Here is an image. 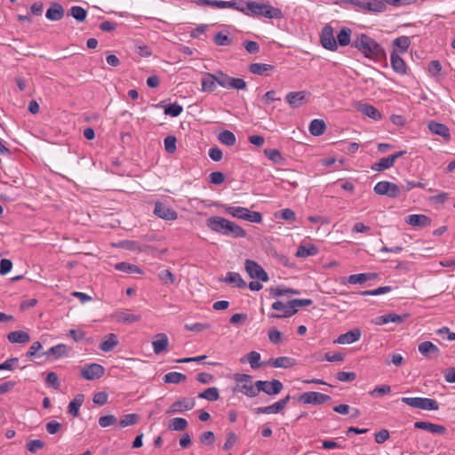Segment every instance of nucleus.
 Listing matches in <instances>:
<instances>
[{"label":"nucleus","mask_w":455,"mask_h":455,"mask_svg":"<svg viewBox=\"0 0 455 455\" xmlns=\"http://www.w3.org/2000/svg\"><path fill=\"white\" fill-rule=\"evenodd\" d=\"M351 46L357 49L365 58L374 61L386 60L384 48L373 38L366 34H359L351 43Z\"/></svg>","instance_id":"f257e3e1"},{"label":"nucleus","mask_w":455,"mask_h":455,"mask_svg":"<svg viewBox=\"0 0 455 455\" xmlns=\"http://www.w3.org/2000/svg\"><path fill=\"white\" fill-rule=\"evenodd\" d=\"M241 12L251 17H264L267 19L280 20L283 17V12L270 4L259 3L254 1H244Z\"/></svg>","instance_id":"f03ea898"},{"label":"nucleus","mask_w":455,"mask_h":455,"mask_svg":"<svg viewBox=\"0 0 455 455\" xmlns=\"http://www.w3.org/2000/svg\"><path fill=\"white\" fill-rule=\"evenodd\" d=\"M225 212L233 218L247 220L251 223H260L262 221V215L260 212H251L245 207L226 206Z\"/></svg>","instance_id":"7ed1b4c3"},{"label":"nucleus","mask_w":455,"mask_h":455,"mask_svg":"<svg viewBox=\"0 0 455 455\" xmlns=\"http://www.w3.org/2000/svg\"><path fill=\"white\" fill-rule=\"evenodd\" d=\"M401 401L413 408H418L425 411H437L439 410V403L435 399L427 397H403Z\"/></svg>","instance_id":"20e7f679"},{"label":"nucleus","mask_w":455,"mask_h":455,"mask_svg":"<svg viewBox=\"0 0 455 455\" xmlns=\"http://www.w3.org/2000/svg\"><path fill=\"white\" fill-rule=\"evenodd\" d=\"M271 307L275 311H281L282 314L272 313L269 315L270 318H287L292 316L298 312V309H293L291 299L286 303H283L281 300H276L272 304Z\"/></svg>","instance_id":"39448f33"},{"label":"nucleus","mask_w":455,"mask_h":455,"mask_svg":"<svg viewBox=\"0 0 455 455\" xmlns=\"http://www.w3.org/2000/svg\"><path fill=\"white\" fill-rule=\"evenodd\" d=\"M218 84L227 89L245 90L247 88L246 82L242 78H235L228 76L222 71H218Z\"/></svg>","instance_id":"423d86ee"},{"label":"nucleus","mask_w":455,"mask_h":455,"mask_svg":"<svg viewBox=\"0 0 455 455\" xmlns=\"http://www.w3.org/2000/svg\"><path fill=\"white\" fill-rule=\"evenodd\" d=\"M373 190L377 195L387 196L390 198H396L401 194V189L396 184L386 180L378 182Z\"/></svg>","instance_id":"0eeeda50"},{"label":"nucleus","mask_w":455,"mask_h":455,"mask_svg":"<svg viewBox=\"0 0 455 455\" xmlns=\"http://www.w3.org/2000/svg\"><path fill=\"white\" fill-rule=\"evenodd\" d=\"M244 266L245 270L251 278L259 279L262 282L268 281V275L267 272L262 268L260 265H259L254 260L246 259Z\"/></svg>","instance_id":"6e6552de"},{"label":"nucleus","mask_w":455,"mask_h":455,"mask_svg":"<svg viewBox=\"0 0 455 455\" xmlns=\"http://www.w3.org/2000/svg\"><path fill=\"white\" fill-rule=\"evenodd\" d=\"M320 42L322 46L329 51H336L338 49L337 41L333 35V28L330 25H326L323 28Z\"/></svg>","instance_id":"1a4fd4ad"},{"label":"nucleus","mask_w":455,"mask_h":455,"mask_svg":"<svg viewBox=\"0 0 455 455\" xmlns=\"http://www.w3.org/2000/svg\"><path fill=\"white\" fill-rule=\"evenodd\" d=\"M257 387L259 388V393L262 391L268 395H275L283 388V383L278 379H273L271 381L258 380Z\"/></svg>","instance_id":"9d476101"},{"label":"nucleus","mask_w":455,"mask_h":455,"mask_svg":"<svg viewBox=\"0 0 455 455\" xmlns=\"http://www.w3.org/2000/svg\"><path fill=\"white\" fill-rule=\"evenodd\" d=\"M331 398L330 395L319 392H305L299 396V401L307 404H323Z\"/></svg>","instance_id":"9b49d317"},{"label":"nucleus","mask_w":455,"mask_h":455,"mask_svg":"<svg viewBox=\"0 0 455 455\" xmlns=\"http://www.w3.org/2000/svg\"><path fill=\"white\" fill-rule=\"evenodd\" d=\"M196 405L194 398L183 397L174 402L167 410V414L181 413L192 410Z\"/></svg>","instance_id":"f8f14e48"},{"label":"nucleus","mask_w":455,"mask_h":455,"mask_svg":"<svg viewBox=\"0 0 455 455\" xmlns=\"http://www.w3.org/2000/svg\"><path fill=\"white\" fill-rule=\"evenodd\" d=\"M105 369L99 363H90L81 370V376L87 380H94L104 375Z\"/></svg>","instance_id":"ddd939ff"},{"label":"nucleus","mask_w":455,"mask_h":455,"mask_svg":"<svg viewBox=\"0 0 455 455\" xmlns=\"http://www.w3.org/2000/svg\"><path fill=\"white\" fill-rule=\"evenodd\" d=\"M202 2L211 7L218 8V9H233L238 12H241L242 5H243V0H231V1H222V0H202Z\"/></svg>","instance_id":"4468645a"},{"label":"nucleus","mask_w":455,"mask_h":455,"mask_svg":"<svg viewBox=\"0 0 455 455\" xmlns=\"http://www.w3.org/2000/svg\"><path fill=\"white\" fill-rule=\"evenodd\" d=\"M290 400H291V395H287L285 397L275 402V403H273L271 405L257 408L255 410V412L257 414L279 413L285 408V406L287 405V403H289Z\"/></svg>","instance_id":"2eb2a0df"},{"label":"nucleus","mask_w":455,"mask_h":455,"mask_svg":"<svg viewBox=\"0 0 455 455\" xmlns=\"http://www.w3.org/2000/svg\"><path fill=\"white\" fill-rule=\"evenodd\" d=\"M154 214L164 220H175L178 218V213L172 208L160 202L156 203Z\"/></svg>","instance_id":"dca6fc26"},{"label":"nucleus","mask_w":455,"mask_h":455,"mask_svg":"<svg viewBox=\"0 0 455 455\" xmlns=\"http://www.w3.org/2000/svg\"><path fill=\"white\" fill-rule=\"evenodd\" d=\"M409 317L408 314L397 315L395 313H388L376 317L372 322L377 325H384L388 323H402Z\"/></svg>","instance_id":"f3484780"},{"label":"nucleus","mask_w":455,"mask_h":455,"mask_svg":"<svg viewBox=\"0 0 455 455\" xmlns=\"http://www.w3.org/2000/svg\"><path fill=\"white\" fill-rule=\"evenodd\" d=\"M419 352L428 359H435L440 355V349L431 341H423L419 345Z\"/></svg>","instance_id":"a211bd4d"},{"label":"nucleus","mask_w":455,"mask_h":455,"mask_svg":"<svg viewBox=\"0 0 455 455\" xmlns=\"http://www.w3.org/2000/svg\"><path fill=\"white\" fill-rule=\"evenodd\" d=\"M228 220L222 217L212 216L206 220V225L211 230L224 235Z\"/></svg>","instance_id":"6ab92c4d"},{"label":"nucleus","mask_w":455,"mask_h":455,"mask_svg":"<svg viewBox=\"0 0 455 455\" xmlns=\"http://www.w3.org/2000/svg\"><path fill=\"white\" fill-rule=\"evenodd\" d=\"M219 75L218 72L216 74L212 73H204L202 77V92H212L216 89V84H218Z\"/></svg>","instance_id":"aec40b11"},{"label":"nucleus","mask_w":455,"mask_h":455,"mask_svg":"<svg viewBox=\"0 0 455 455\" xmlns=\"http://www.w3.org/2000/svg\"><path fill=\"white\" fill-rule=\"evenodd\" d=\"M114 319L122 323H133L141 320L140 315H135L129 310H117L113 314Z\"/></svg>","instance_id":"412c9836"},{"label":"nucleus","mask_w":455,"mask_h":455,"mask_svg":"<svg viewBox=\"0 0 455 455\" xmlns=\"http://www.w3.org/2000/svg\"><path fill=\"white\" fill-rule=\"evenodd\" d=\"M427 127L432 133L443 137L445 140L451 139L450 129L447 125L435 121H430L427 124Z\"/></svg>","instance_id":"4be33fe9"},{"label":"nucleus","mask_w":455,"mask_h":455,"mask_svg":"<svg viewBox=\"0 0 455 455\" xmlns=\"http://www.w3.org/2000/svg\"><path fill=\"white\" fill-rule=\"evenodd\" d=\"M390 62L393 70L400 75H405L407 72V66L405 61L399 56L396 50H394L390 56Z\"/></svg>","instance_id":"5701e85b"},{"label":"nucleus","mask_w":455,"mask_h":455,"mask_svg":"<svg viewBox=\"0 0 455 455\" xmlns=\"http://www.w3.org/2000/svg\"><path fill=\"white\" fill-rule=\"evenodd\" d=\"M361 335V331L358 328H355L347 331L346 333L339 335L335 342L339 344H352L359 340Z\"/></svg>","instance_id":"b1692460"},{"label":"nucleus","mask_w":455,"mask_h":455,"mask_svg":"<svg viewBox=\"0 0 455 455\" xmlns=\"http://www.w3.org/2000/svg\"><path fill=\"white\" fill-rule=\"evenodd\" d=\"M169 345V339L165 333H158L152 341V347L156 355H160L165 351Z\"/></svg>","instance_id":"393cba45"},{"label":"nucleus","mask_w":455,"mask_h":455,"mask_svg":"<svg viewBox=\"0 0 455 455\" xmlns=\"http://www.w3.org/2000/svg\"><path fill=\"white\" fill-rule=\"evenodd\" d=\"M414 427L438 435H443L446 432V428L443 426L427 421H417L414 423Z\"/></svg>","instance_id":"a878e982"},{"label":"nucleus","mask_w":455,"mask_h":455,"mask_svg":"<svg viewBox=\"0 0 455 455\" xmlns=\"http://www.w3.org/2000/svg\"><path fill=\"white\" fill-rule=\"evenodd\" d=\"M224 235L233 238H243L246 236V231L236 223L228 220Z\"/></svg>","instance_id":"bb28decb"},{"label":"nucleus","mask_w":455,"mask_h":455,"mask_svg":"<svg viewBox=\"0 0 455 455\" xmlns=\"http://www.w3.org/2000/svg\"><path fill=\"white\" fill-rule=\"evenodd\" d=\"M406 223L413 227L424 228L430 225L431 220L424 214H411L407 217Z\"/></svg>","instance_id":"cd10ccee"},{"label":"nucleus","mask_w":455,"mask_h":455,"mask_svg":"<svg viewBox=\"0 0 455 455\" xmlns=\"http://www.w3.org/2000/svg\"><path fill=\"white\" fill-rule=\"evenodd\" d=\"M68 352L69 349L65 344H58L49 348L44 355L47 357L52 356L54 359H59L68 356Z\"/></svg>","instance_id":"c85d7f7f"},{"label":"nucleus","mask_w":455,"mask_h":455,"mask_svg":"<svg viewBox=\"0 0 455 455\" xmlns=\"http://www.w3.org/2000/svg\"><path fill=\"white\" fill-rule=\"evenodd\" d=\"M378 277L376 273H361L350 275L347 277V283L349 284H362L367 281L375 280Z\"/></svg>","instance_id":"c756f323"},{"label":"nucleus","mask_w":455,"mask_h":455,"mask_svg":"<svg viewBox=\"0 0 455 455\" xmlns=\"http://www.w3.org/2000/svg\"><path fill=\"white\" fill-rule=\"evenodd\" d=\"M45 16L50 20H60L64 16V8L60 4L54 3L46 11Z\"/></svg>","instance_id":"7c9ffc66"},{"label":"nucleus","mask_w":455,"mask_h":455,"mask_svg":"<svg viewBox=\"0 0 455 455\" xmlns=\"http://www.w3.org/2000/svg\"><path fill=\"white\" fill-rule=\"evenodd\" d=\"M235 392H241L248 397H256L259 395V388L257 387V381L255 384L244 383L243 385H236L234 389Z\"/></svg>","instance_id":"2f4dec72"},{"label":"nucleus","mask_w":455,"mask_h":455,"mask_svg":"<svg viewBox=\"0 0 455 455\" xmlns=\"http://www.w3.org/2000/svg\"><path fill=\"white\" fill-rule=\"evenodd\" d=\"M306 95L307 93L304 91L289 92L286 95V101L291 105V107L298 108L305 100Z\"/></svg>","instance_id":"473e14b6"},{"label":"nucleus","mask_w":455,"mask_h":455,"mask_svg":"<svg viewBox=\"0 0 455 455\" xmlns=\"http://www.w3.org/2000/svg\"><path fill=\"white\" fill-rule=\"evenodd\" d=\"M273 69L274 66L265 63H251L249 66V71L259 76H268Z\"/></svg>","instance_id":"72a5a7b5"},{"label":"nucleus","mask_w":455,"mask_h":455,"mask_svg":"<svg viewBox=\"0 0 455 455\" xmlns=\"http://www.w3.org/2000/svg\"><path fill=\"white\" fill-rule=\"evenodd\" d=\"M268 364L275 368H291L295 365V360L288 356H280L275 359H270Z\"/></svg>","instance_id":"f704fd0d"},{"label":"nucleus","mask_w":455,"mask_h":455,"mask_svg":"<svg viewBox=\"0 0 455 455\" xmlns=\"http://www.w3.org/2000/svg\"><path fill=\"white\" fill-rule=\"evenodd\" d=\"M224 282L238 288H245L247 286L246 282L236 272H228Z\"/></svg>","instance_id":"c9c22d12"},{"label":"nucleus","mask_w":455,"mask_h":455,"mask_svg":"<svg viewBox=\"0 0 455 455\" xmlns=\"http://www.w3.org/2000/svg\"><path fill=\"white\" fill-rule=\"evenodd\" d=\"M8 340L11 343L25 344L29 341V334L24 331H11L8 336Z\"/></svg>","instance_id":"e433bc0d"},{"label":"nucleus","mask_w":455,"mask_h":455,"mask_svg":"<svg viewBox=\"0 0 455 455\" xmlns=\"http://www.w3.org/2000/svg\"><path fill=\"white\" fill-rule=\"evenodd\" d=\"M359 111L365 115L366 116L370 117V118H372L373 120H379L381 118V114L379 113V111L375 108L373 107L372 105H370V104H361L359 106Z\"/></svg>","instance_id":"4c0bfd02"},{"label":"nucleus","mask_w":455,"mask_h":455,"mask_svg":"<svg viewBox=\"0 0 455 455\" xmlns=\"http://www.w3.org/2000/svg\"><path fill=\"white\" fill-rule=\"evenodd\" d=\"M84 400V395H76V397L69 403L68 412L74 417H77L79 415V408L82 406Z\"/></svg>","instance_id":"58836bf2"},{"label":"nucleus","mask_w":455,"mask_h":455,"mask_svg":"<svg viewBox=\"0 0 455 455\" xmlns=\"http://www.w3.org/2000/svg\"><path fill=\"white\" fill-rule=\"evenodd\" d=\"M269 294L273 298H277L281 296H287V295H297L299 294V291L292 289V288H286V287H271L269 288Z\"/></svg>","instance_id":"ea45409f"},{"label":"nucleus","mask_w":455,"mask_h":455,"mask_svg":"<svg viewBox=\"0 0 455 455\" xmlns=\"http://www.w3.org/2000/svg\"><path fill=\"white\" fill-rule=\"evenodd\" d=\"M309 132L313 136H320L324 133L326 125L322 119H314L309 124Z\"/></svg>","instance_id":"a19ab883"},{"label":"nucleus","mask_w":455,"mask_h":455,"mask_svg":"<svg viewBox=\"0 0 455 455\" xmlns=\"http://www.w3.org/2000/svg\"><path fill=\"white\" fill-rule=\"evenodd\" d=\"M117 345H118L117 336L114 333H110L107 336V339L100 344V348L104 352H110Z\"/></svg>","instance_id":"79ce46f5"},{"label":"nucleus","mask_w":455,"mask_h":455,"mask_svg":"<svg viewBox=\"0 0 455 455\" xmlns=\"http://www.w3.org/2000/svg\"><path fill=\"white\" fill-rule=\"evenodd\" d=\"M115 269L128 274H142L141 269L138 266L128 262L116 263L115 265Z\"/></svg>","instance_id":"37998d69"},{"label":"nucleus","mask_w":455,"mask_h":455,"mask_svg":"<svg viewBox=\"0 0 455 455\" xmlns=\"http://www.w3.org/2000/svg\"><path fill=\"white\" fill-rule=\"evenodd\" d=\"M352 30L349 28L344 27L337 35V44L340 46H347L351 43Z\"/></svg>","instance_id":"c03bdc74"},{"label":"nucleus","mask_w":455,"mask_h":455,"mask_svg":"<svg viewBox=\"0 0 455 455\" xmlns=\"http://www.w3.org/2000/svg\"><path fill=\"white\" fill-rule=\"evenodd\" d=\"M318 253V248L314 244L300 245L296 252V256L299 258H306L308 256H315Z\"/></svg>","instance_id":"a18cd8bd"},{"label":"nucleus","mask_w":455,"mask_h":455,"mask_svg":"<svg viewBox=\"0 0 455 455\" xmlns=\"http://www.w3.org/2000/svg\"><path fill=\"white\" fill-rule=\"evenodd\" d=\"M218 140L220 143L228 147L234 146L236 142L235 134L228 130L220 132L218 135Z\"/></svg>","instance_id":"49530a36"},{"label":"nucleus","mask_w":455,"mask_h":455,"mask_svg":"<svg viewBox=\"0 0 455 455\" xmlns=\"http://www.w3.org/2000/svg\"><path fill=\"white\" fill-rule=\"evenodd\" d=\"M364 10L382 12L386 10V3L384 0H366Z\"/></svg>","instance_id":"de8ad7c7"},{"label":"nucleus","mask_w":455,"mask_h":455,"mask_svg":"<svg viewBox=\"0 0 455 455\" xmlns=\"http://www.w3.org/2000/svg\"><path fill=\"white\" fill-rule=\"evenodd\" d=\"M264 155L274 164H282L284 162V157L278 149L266 148L264 149Z\"/></svg>","instance_id":"09e8293b"},{"label":"nucleus","mask_w":455,"mask_h":455,"mask_svg":"<svg viewBox=\"0 0 455 455\" xmlns=\"http://www.w3.org/2000/svg\"><path fill=\"white\" fill-rule=\"evenodd\" d=\"M199 398L206 399L210 402H215L220 398L219 389L217 387H208L197 395Z\"/></svg>","instance_id":"8fccbe9b"},{"label":"nucleus","mask_w":455,"mask_h":455,"mask_svg":"<svg viewBox=\"0 0 455 455\" xmlns=\"http://www.w3.org/2000/svg\"><path fill=\"white\" fill-rule=\"evenodd\" d=\"M187 377L185 374L177 372V371H171L166 373L164 376V381L165 383H172V384H178L184 380H186Z\"/></svg>","instance_id":"3c124183"},{"label":"nucleus","mask_w":455,"mask_h":455,"mask_svg":"<svg viewBox=\"0 0 455 455\" xmlns=\"http://www.w3.org/2000/svg\"><path fill=\"white\" fill-rule=\"evenodd\" d=\"M393 45L398 48L400 52H406L411 45V39L409 36H401L394 40Z\"/></svg>","instance_id":"603ef678"},{"label":"nucleus","mask_w":455,"mask_h":455,"mask_svg":"<svg viewBox=\"0 0 455 455\" xmlns=\"http://www.w3.org/2000/svg\"><path fill=\"white\" fill-rule=\"evenodd\" d=\"M188 421L183 418H173L170 420L169 429L172 431H183L188 427Z\"/></svg>","instance_id":"864d4df0"},{"label":"nucleus","mask_w":455,"mask_h":455,"mask_svg":"<svg viewBox=\"0 0 455 455\" xmlns=\"http://www.w3.org/2000/svg\"><path fill=\"white\" fill-rule=\"evenodd\" d=\"M393 165V158H390L389 156L383 157L379 162L371 165V170L376 172H381L391 168Z\"/></svg>","instance_id":"5fc2aeb1"},{"label":"nucleus","mask_w":455,"mask_h":455,"mask_svg":"<svg viewBox=\"0 0 455 455\" xmlns=\"http://www.w3.org/2000/svg\"><path fill=\"white\" fill-rule=\"evenodd\" d=\"M69 15H71L77 21L83 22L86 19L87 11L81 6H72L69 10Z\"/></svg>","instance_id":"6e6d98bb"},{"label":"nucleus","mask_w":455,"mask_h":455,"mask_svg":"<svg viewBox=\"0 0 455 455\" xmlns=\"http://www.w3.org/2000/svg\"><path fill=\"white\" fill-rule=\"evenodd\" d=\"M138 420H139L138 414H136V413L125 414L121 418V419L119 421V426L121 427L133 426V425L137 424Z\"/></svg>","instance_id":"4d7b16f0"},{"label":"nucleus","mask_w":455,"mask_h":455,"mask_svg":"<svg viewBox=\"0 0 455 455\" xmlns=\"http://www.w3.org/2000/svg\"><path fill=\"white\" fill-rule=\"evenodd\" d=\"M213 42L219 46H228L232 44V39L228 35L218 32L213 37Z\"/></svg>","instance_id":"13d9d810"},{"label":"nucleus","mask_w":455,"mask_h":455,"mask_svg":"<svg viewBox=\"0 0 455 455\" xmlns=\"http://www.w3.org/2000/svg\"><path fill=\"white\" fill-rule=\"evenodd\" d=\"M182 111V106L178 103L170 104L164 108V114L172 117L180 116Z\"/></svg>","instance_id":"bf43d9fd"},{"label":"nucleus","mask_w":455,"mask_h":455,"mask_svg":"<svg viewBox=\"0 0 455 455\" xmlns=\"http://www.w3.org/2000/svg\"><path fill=\"white\" fill-rule=\"evenodd\" d=\"M391 291H392L391 286H382V287H379L374 290L363 291H361V295H363V296H377V295L387 293Z\"/></svg>","instance_id":"052dcab7"},{"label":"nucleus","mask_w":455,"mask_h":455,"mask_svg":"<svg viewBox=\"0 0 455 455\" xmlns=\"http://www.w3.org/2000/svg\"><path fill=\"white\" fill-rule=\"evenodd\" d=\"M184 328L189 331L201 332L211 328V324L203 323H186Z\"/></svg>","instance_id":"680f3d73"},{"label":"nucleus","mask_w":455,"mask_h":455,"mask_svg":"<svg viewBox=\"0 0 455 455\" xmlns=\"http://www.w3.org/2000/svg\"><path fill=\"white\" fill-rule=\"evenodd\" d=\"M177 139L172 135H169L164 139V149L167 153L172 154L176 151Z\"/></svg>","instance_id":"e2e57ef3"},{"label":"nucleus","mask_w":455,"mask_h":455,"mask_svg":"<svg viewBox=\"0 0 455 455\" xmlns=\"http://www.w3.org/2000/svg\"><path fill=\"white\" fill-rule=\"evenodd\" d=\"M45 445L44 442L42 440L36 439V440H31L27 443L26 448L28 451L31 453L37 452L38 450L44 448Z\"/></svg>","instance_id":"0e129e2a"},{"label":"nucleus","mask_w":455,"mask_h":455,"mask_svg":"<svg viewBox=\"0 0 455 455\" xmlns=\"http://www.w3.org/2000/svg\"><path fill=\"white\" fill-rule=\"evenodd\" d=\"M390 392H391V387L390 386H388V385H381V386L375 387L374 389L370 392V395L372 397H378V396H380V395H384L389 394Z\"/></svg>","instance_id":"69168bd1"},{"label":"nucleus","mask_w":455,"mask_h":455,"mask_svg":"<svg viewBox=\"0 0 455 455\" xmlns=\"http://www.w3.org/2000/svg\"><path fill=\"white\" fill-rule=\"evenodd\" d=\"M336 379L341 382H351L356 379V374L353 371H339Z\"/></svg>","instance_id":"338daca9"},{"label":"nucleus","mask_w":455,"mask_h":455,"mask_svg":"<svg viewBox=\"0 0 455 455\" xmlns=\"http://www.w3.org/2000/svg\"><path fill=\"white\" fill-rule=\"evenodd\" d=\"M158 277L159 279L164 283H166V284H172L174 282H175V277L174 275H172V273L168 270V269H164V270H162L159 274H158Z\"/></svg>","instance_id":"774afa93"}]
</instances>
